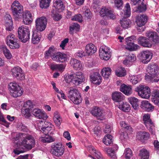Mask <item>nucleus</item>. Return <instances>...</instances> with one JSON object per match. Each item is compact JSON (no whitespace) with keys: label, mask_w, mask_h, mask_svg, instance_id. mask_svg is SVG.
I'll list each match as a JSON object with an SVG mask.
<instances>
[{"label":"nucleus","mask_w":159,"mask_h":159,"mask_svg":"<svg viewBox=\"0 0 159 159\" xmlns=\"http://www.w3.org/2000/svg\"><path fill=\"white\" fill-rule=\"evenodd\" d=\"M35 144V141L34 137L31 135H27L23 138L22 142L17 141L15 146L17 147L14 149L13 152L18 155L24 152L25 150H31L34 148Z\"/></svg>","instance_id":"f257e3e1"},{"label":"nucleus","mask_w":159,"mask_h":159,"mask_svg":"<svg viewBox=\"0 0 159 159\" xmlns=\"http://www.w3.org/2000/svg\"><path fill=\"white\" fill-rule=\"evenodd\" d=\"M65 80L66 82H72L77 86L84 81L85 79L82 72L78 71L75 73L71 72L70 75L66 76Z\"/></svg>","instance_id":"f03ea898"},{"label":"nucleus","mask_w":159,"mask_h":159,"mask_svg":"<svg viewBox=\"0 0 159 159\" xmlns=\"http://www.w3.org/2000/svg\"><path fill=\"white\" fill-rule=\"evenodd\" d=\"M18 37L24 42H27L30 39V31L29 27L26 26L22 25L18 29Z\"/></svg>","instance_id":"7ed1b4c3"},{"label":"nucleus","mask_w":159,"mask_h":159,"mask_svg":"<svg viewBox=\"0 0 159 159\" xmlns=\"http://www.w3.org/2000/svg\"><path fill=\"white\" fill-rule=\"evenodd\" d=\"M10 95L14 98H17L21 96L23 93L21 88L15 82H11L8 85Z\"/></svg>","instance_id":"20e7f679"},{"label":"nucleus","mask_w":159,"mask_h":159,"mask_svg":"<svg viewBox=\"0 0 159 159\" xmlns=\"http://www.w3.org/2000/svg\"><path fill=\"white\" fill-rule=\"evenodd\" d=\"M11 9L12 14L16 19L22 17L23 7L18 1H15L13 2L11 5Z\"/></svg>","instance_id":"39448f33"},{"label":"nucleus","mask_w":159,"mask_h":159,"mask_svg":"<svg viewBox=\"0 0 159 159\" xmlns=\"http://www.w3.org/2000/svg\"><path fill=\"white\" fill-rule=\"evenodd\" d=\"M50 152L52 154L55 156L61 157L64 153V149L61 143L54 142L51 145Z\"/></svg>","instance_id":"423d86ee"},{"label":"nucleus","mask_w":159,"mask_h":159,"mask_svg":"<svg viewBox=\"0 0 159 159\" xmlns=\"http://www.w3.org/2000/svg\"><path fill=\"white\" fill-rule=\"evenodd\" d=\"M135 90L138 93L139 95L143 98L148 99L150 96V89L147 86L139 85L136 88Z\"/></svg>","instance_id":"0eeeda50"},{"label":"nucleus","mask_w":159,"mask_h":159,"mask_svg":"<svg viewBox=\"0 0 159 159\" xmlns=\"http://www.w3.org/2000/svg\"><path fill=\"white\" fill-rule=\"evenodd\" d=\"M69 98L75 104H79L81 102V96L79 91L75 88H71L69 91Z\"/></svg>","instance_id":"6e6552de"},{"label":"nucleus","mask_w":159,"mask_h":159,"mask_svg":"<svg viewBox=\"0 0 159 159\" xmlns=\"http://www.w3.org/2000/svg\"><path fill=\"white\" fill-rule=\"evenodd\" d=\"M99 13L100 16L104 18L105 17H108L110 19L114 20L116 18V15L113 11L106 7L103 6Z\"/></svg>","instance_id":"1a4fd4ad"},{"label":"nucleus","mask_w":159,"mask_h":159,"mask_svg":"<svg viewBox=\"0 0 159 159\" xmlns=\"http://www.w3.org/2000/svg\"><path fill=\"white\" fill-rule=\"evenodd\" d=\"M48 20L45 16H42L38 18L35 20L36 27L37 30L43 31L46 28Z\"/></svg>","instance_id":"9d476101"},{"label":"nucleus","mask_w":159,"mask_h":159,"mask_svg":"<svg viewBox=\"0 0 159 159\" xmlns=\"http://www.w3.org/2000/svg\"><path fill=\"white\" fill-rule=\"evenodd\" d=\"M138 57L143 63L147 64L152 59V54L148 50L142 51L138 54Z\"/></svg>","instance_id":"9b49d317"},{"label":"nucleus","mask_w":159,"mask_h":159,"mask_svg":"<svg viewBox=\"0 0 159 159\" xmlns=\"http://www.w3.org/2000/svg\"><path fill=\"white\" fill-rule=\"evenodd\" d=\"M109 48L104 46H101L99 50V55L101 59L106 61L108 60L111 57Z\"/></svg>","instance_id":"f8f14e48"},{"label":"nucleus","mask_w":159,"mask_h":159,"mask_svg":"<svg viewBox=\"0 0 159 159\" xmlns=\"http://www.w3.org/2000/svg\"><path fill=\"white\" fill-rule=\"evenodd\" d=\"M143 120L147 128L150 132H153L155 127L154 123L150 119L149 115L145 114L143 117Z\"/></svg>","instance_id":"ddd939ff"},{"label":"nucleus","mask_w":159,"mask_h":159,"mask_svg":"<svg viewBox=\"0 0 159 159\" xmlns=\"http://www.w3.org/2000/svg\"><path fill=\"white\" fill-rule=\"evenodd\" d=\"M12 75L17 79L24 80L25 79L24 74L22 70L19 66L14 67L11 69Z\"/></svg>","instance_id":"4468645a"},{"label":"nucleus","mask_w":159,"mask_h":159,"mask_svg":"<svg viewBox=\"0 0 159 159\" xmlns=\"http://www.w3.org/2000/svg\"><path fill=\"white\" fill-rule=\"evenodd\" d=\"M138 43L145 48H151L152 46V43L150 40L146 37L141 36L137 39Z\"/></svg>","instance_id":"2eb2a0df"},{"label":"nucleus","mask_w":159,"mask_h":159,"mask_svg":"<svg viewBox=\"0 0 159 159\" xmlns=\"http://www.w3.org/2000/svg\"><path fill=\"white\" fill-rule=\"evenodd\" d=\"M89 111L90 113L98 119L103 118V114L102 110L97 106L93 107Z\"/></svg>","instance_id":"dca6fc26"},{"label":"nucleus","mask_w":159,"mask_h":159,"mask_svg":"<svg viewBox=\"0 0 159 159\" xmlns=\"http://www.w3.org/2000/svg\"><path fill=\"white\" fill-rule=\"evenodd\" d=\"M90 80L93 84L99 85L102 82V77L98 72H94L91 73L90 75Z\"/></svg>","instance_id":"f3484780"},{"label":"nucleus","mask_w":159,"mask_h":159,"mask_svg":"<svg viewBox=\"0 0 159 159\" xmlns=\"http://www.w3.org/2000/svg\"><path fill=\"white\" fill-rule=\"evenodd\" d=\"M32 113L37 118L43 119L44 120L48 118L47 114L39 109H34L32 111Z\"/></svg>","instance_id":"a211bd4d"},{"label":"nucleus","mask_w":159,"mask_h":159,"mask_svg":"<svg viewBox=\"0 0 159 159\" xmlns=\"http://www.w3.org/2000/svg\"><path fill=\"white\" fill-rule=\"evenodd\" d=\"M52 60L57 62L63 63L67 61V57L65 54L59 52L56 53V55L52 58Z\"/></svg>","instance_id":"6ab92c4d"},{"label":"nucleus","mask_w":159,"mask_h":159,"mask_svg":"<svg viewBox=\"0 0 159 159\" xmlns=\"http://www.w3.org/2000/svg\"><path fill=\"white\" fill-rule=\"evenodd\" d=\"M148 20V17L146 15L142 14L137 17L136 22L138 27H141L145 25Z\"/></svg>","instance_id":"aec40b11"},{"label":"nucleus","mask_w":159,"mask_h":159,"mask_svg":"<svg viewBox=\"0 0 159 159\" xmlns=\"http://www.w3.org/2000/svg\"><path fill=\"white\" fill-rule=\"evenodd\" d=\"M146 36L150 40L157 44L159 43V36L157 33L155 31H148L146 33Z\"/></svg>","instance_id":"412c9836"},{"label":"nucleus","mask_w":159,"mask_h":159,"mask_svg":"<svg viewBox=\"0 0 159 159\" xmlns=\"http://www.w3.org/2000/svg\"><path fill=\"white\" fill-rule=\"evenodd\" d=\"M6 20V29L8 31H11L13 29V21L11 16L9 14H6L4 17Z\"/></svg>","instance_id":"4be33fe9"},{"label":"nucleus","mask_w":159,"mask_h":159,"mask_svg":"<svg viewBox=\"0 0 159 159\" xmlns=\"http://www.w3.org/2000/svg\"><path fill=\"white\" fill-rule=\"evenodd\" d=\"M120 90L127 96H129L132 93V89L130 85L123 84L120 86Z\"/></svg>","instance_id":"5701e85b"},{"label":"nucleus","mask_w":159,"mask_h":159,"mask_svg":"<svg viewBox=\"0 0 159 159\" xmlns=\"http://www.w3.org/2000/svg\"><path fill=\"white\" fill-rule=\"evenodd\" d=\"M124 97V95L120 92L115 91L112 94L111 98L115 102H121Z\"/></svg>","instance_id":"b1692460"},{"label":"nucleus","mask_w":159,"mask_h":159,"mask_svg":"<svg viewBox=\"0 0 159 159\" xmlns=\"http://www.w3.org/2000/svg\"><path fill=\"white\" fill-rule=\"evenodd\" d=\"M140 106L142 109L148 112L152 111L154 109V106L147 100L142 101Z\"/></svg>","instance_id":"393cba45"},{"label":"nucleus","mask_w":159,"mask_h":159,"mask_svg":"<svg viewBox=\"0 0 159 159\" xmlns=\"http://www.w3.org/2000/svg\"><path fill=\"white\" fill-rule=\"evenodd\" d=\"M54 7L59 12H61L64 10L65 5L62 0H54Z\"/></svg>","instance_id":"a878e982"},{"label":"nucleus","mask_w":159,"mask_h":159,"mask_svg":"<svg viewBox=\"0 0 159 159\" xmlns=\"http://www.w3.org/2000/svg\"><path fill=\"white\" fill-rule=\"evenodd\" d=\"M22 16L23 18V22L25 24L28 25L32 21V16L29 11H27L22 14Z\"/></svg>","instance_id":"bb28decb"},{"label":"nucleus","mask_w":159,"mask_h":159,"mask_svg":"<svg viewBox=\"0 0 159 159\" xmlns=\"http://www.w3.org/2000/svg\"><path fill=\"white\" fill-rule=\"evenodd\" d=\"M86 53L88 55H92L95 53L97 50V48L92 43L87 44L85 47Z\"/></svg>","instance_id":"cd10ccee"},{"label":"nucleus","mask_w":159,"mask_h":159,"mask_svg":"<svg viewBox=\"0 0 159 159\" xmlns=\"http://www.w3.org/2000/svg\"><path fill=\"white\" fill-rule=\"evenodd\" d=\"M41 37V33L39 31L33 32L31 38L32 43L34 44L38 43L40 41Z\"/></svg>","instance_id":"c85d7f7f"},{"label":"nucleus","mask_w":159,"mask_h":159,"mask_svg":"<svg viewBox=\"0 0 159 159\" xmlns=\"http://www.w3.org/2000/svg\"><path fill=\"white\" fill-rule=\"evenodd\" d=\"M71 66L75 70H79L81 67L82 65L81 62L75 59H71L70 61Z\"/></svg>","instance_id":"c756f323"},{"label":"nucleus","mask_w":159,"mask_h":159,"mask_svg":"<svg viewBox=\"0 0 159 159\" xmlns=\"http://www.w3.org/2000/svg\"><path fill=\"white\" fill-rule=\"evenodd\" d=\"M145 79L147 81L153 82H157L159 81V74H152L145 75Z\"/></svg>","instance_id":"7c9ffc66"},{"label":"nucleus","mask_w":159,"mask_h":159,"mask_svg":"<svg viewBox=\"0 0 159 159\" xmlns=\"http://www.w3.org/2000/svg\"><path fill=\"white\" fill-rule=\"evenodd\" d=\"M111 72L112 70L110 68L105 67L102 69L101 73L105 79H108L110 77Z\"/></svg>","instance_id":"2f4dec72"},{"label":"nucleus","mask_w":159,"mask_h":159,"mask_svg":"<svg viewBox=\"0 0 159 159\" xmlns=\"http://www.w3.org/2000/svg\"><path fill=\"white\" fill-rule=\"evenodd\" d=\"M55 48L53 46H51L49 48L48 50L45 52L44 53V57L46 59H48L50 57H53L54 55H56V53H55Z\"/></svg>","instance_id":"473e14b6"},{"label":"nucleus","mask_w":159,"mask_h":159,"mask_svg":"<svg viewBox=\"0 0 159 159\" xmlns=\"http://www.w3.org/2000/svg\"><path fill=\"white\" fill-rule=\"evenodd\" d=\"M128 99L134 109L137 110L138 109L139 101L138 99L134 97H131L129 98Z\"/></svg>","instance_id":"72a5a7b5"},{"label":"nucleus","mask_w":159,"mask_h":159,"mask_svg":"<svg viewBox=\"0 0 159 159\" xmlns=\"http://www.w3.org/2000/svg\"><path fill=\"white\" fill-rule=\"evenodd\" d=\"M119 108L124 112H128L130 110V105L126 102H121L119 105Z\"/></svg>","instance_id":"f704fd0d"},{"label":"nucleus","mask_w":159,"mask_h":159,"mask_svg":"<svg viewBox=\"0 0 159 159\" xmlns=\"http://www.w3.org/2000/svg\"><path fill=\"white\" fill-rule=\"evenodd\" d=\"M80 29V26L77 23H73L69 27V33L70 34H73L74 32L76 33Z\"/></svg>","instance_id":"c9c22d12"},{"label":"nucleus","mask_w":159,"mask_h":159,"mask_svg":"<svg viewBox=\"0 0 159 159\" xmlns=\"http://www.w3.org/2000/svg\"><path fill=\"white\" fill-rule=\"evenodd\" d=\"M135 55L132 53H129L126 57L125 60L123 61L124 64L127 65L129 64V62H133L136 60Z\"/></svg>","instance_id":"e433bc0d"},{"label":"nucleus","mask_w":159,"mask_h":159,"mask_svg":"<svg viewBox=\"0 0 159 159\" xmlns=\"http://www.w3.org/2000/svg\"><path fill=\"white\" fill-rule=\"evenodd\" d=\"M158 70V68L157 66L154 64H149L147 69L149 74H157Z\"/></svg>","instance_id":"4c0bfd02"},{"label":"nucleus","mask_w":159,"mask_h":159,"mask_svg":"<svg viewBox=\"0 0 159 159\" xmlns=\"http://www.w3.org/2000/svg\"><path fill=\"white\" fill-rule=\"evenodd\" d=\"M139 155L141 159H148L150 156L149 152L144 148L140 151Z\"/></svg>","instance_id":"58836bf2"},{"label":"nucleus","mask_w":159,"mask_h":159,"mask_svg":"<svg viewBox=\"0 0 159 159\" xmlns=\"http://www.w3.org/2000/svg\"><path fill=\"white\" fill-rule=\"evenodd\" d=\"M120 23L123 28L126 29L130 26L131 22L129 19L124 18L120 20Z\"/></svg>","instance_id":"ea45409f"},{"label":"nucleus","mask_w":159,"mask_h":159,"mask_svg":"<svg viewBox=\"0 0 159 159\" xmlns=\"http://www.w3.org/2000/svg\"><path fill=\"white\" fill-rule=\"evenodd\" d=\"M115 74L118 77H123L126 75V71L124 68L120 67L115 71Z\"/></svg>","instance_id":"a19ab883"},{"label":"nucleus","mask_w":159,"mask_h":159,"mask_svg":"<svg viewBox=\"0 0 159 159\" xmlns=\"http://www.w3.org/2000/svg\"><path fill=\"white\" fill-rule=\"evenodd\" d=\"M55 138L49 134H46L44 137H42L41 141L43 143H49L55 141Z\"/></svg>","instance_id":"79ce46f5"},{"label":"nucleus","mask_w":159,"mask_h":159,"mask_svg":"<svg viewBox=\"0 0 159 159\" xmlns=\"http://www.w3.org/2000/svg\"><path fill=\"white\" fill-rule=\"evenodd\" d=\"M102 141L106 145H110L112 142V136L108 134L105 135Z\"/></svg>","instance_id":"37998d69"},{"label":"nucleus","mask_w":159,"mask_h":159,"mask_svg":"<svg viewBox=\"0 0 159 159\" xmlns=\"http://www.w3.org/2000/svg\"><path fill=\"white\" fill-rule=\"evenodd\" d=\"M127 45L126 48L127 49L130 50H136L139 48V46L137 44H135L134 42H128L125 43Z\"/></svg>","instance_id":"c03bdc74"},{"label":"nucleus","mask_w":159,"mask_h":159,"mask_svg":"<svg viewBox=\"0 0 159 159\" xmlns=\"http://www.w3.org/2000/svg\"><path fill=\"white\" fill-rule=\"evenodd\" d=\"M51 15L54 20L56 21H58L62 17L61 15L57 13L53 9L51 10Z\"/></svg>","instance_id":"a18cd8bd"},{"label":"nucleus","mask_w":159,"mask_h":159,"mask_svg":"<svg viewBox=\"0 0 159 159\" xmlns=\"http://www.w3.org/2000/svg\"><path fill=\"white\" fill-rule=\"evenodd\" d=\"M52 126L48 127H43L41 128V131L43 132L45 134H52V132H53L52 129Z\"/></svg>","instance_id":"49530a36"},{"label":"nucleus","mask_w":159,"mask_h":159,"mask_svg":"<svg viewBox=\"0 0 159 159\" xmlns=\"http://www.w3.org/2000/svg\"><path fill=\"white\" fill-rule=\"evenodd\" d=\"M3 53L5 57L8 59H11L12 57V56L10 51L6 46H3L2 48Z\"/></svg>","instance_id":"de8ad7c7"},{"label":"nucleus","mask_w":159,"mask_h":159,"mask_svg":"<svg viewBox=\"0 0 159 159\" xmlns=\"http://www.w3.org/2000/svg\"><path fill=\"white\" fill-rule=\"evenodd\" d=\"M7 44L9 46L10 48L12 49H18L20 47V45L17 39L11 41V42Z\"/></svg>","instance_id":"09e8293b"},{"label":"nucleus","mask_w":159,"mask_h":159,"mask_svg":"<svg viewBox=\"0 0 159 159\" xmlns=\"http://www.w3.org/2000/svg\"><path fill=\"white\" fill-rule=\"evenodd\" d=\"M139 134L140 136V139L141 140H148L150 137L149 133L146 131H140Z\"/></svg>","instance_id":"8fccbe9b"},{"label":"nucleus","mask_w":159,"mask_h":159,"mask_svg":"<svg viewBox=\"0 0 159 159\" xmlns=\"http://www.w3.org/2000/svg\"><path fill=\"white\" fill-rule=\"evenodd\" d=\"M51 0H39V5L42 8H46L49 6Z\"/></svg>","instance_id":"3c124183"},{"label":"nucleus","mask_w":159,"mask_h":159,"mask_svg":"<svg viewBox=\"0 0 159 159\" xmlns=\"http://www.w3.org/2000/svg\"><path fill=\"white\" fill-rule=\"evenodd\" d=\"M139 75H133L130 77V81L133 84H137L141 80V79L139 77Z\"/></svg>","instance_id":"603ef678"},{"label":"nucleus","mask_w":159,"mask_h":159,"mask_svg":"<svg viewBox=\"0 0 159 159\" xmlns=\"http://www.w3.org/2000/svg\"><path fill=\"white\" fill-rule=\"evenodd\" d=\"M125 158L127 159H129L132 156V151L129 148L125 149Z\"/></svg>","instance_id":"864d4df0"},{"label":"nucleus","mask_w":159,"mask_h":159,"mask_svg":"<svg viewBox=\"0 0 159 159\" xmlns=\"http://www.w3.org/2000/svg\"><path fill=\"white\" fill-rule=\"evenodd\" d=\"M125 14L127 17H129L131 14L130 5L129 3H127L125 7Z\"/></svg>","instance_id":"5fc2aeb1"},{"label":"nucleus","mask_w":159,"mask_h":159,"mask_svg":"<svg viewBox=\"0 0 159 159\" xmlns=\"http://www.w3.org/2000/svg\"><path fill=\"white\" fill-rule=\"evenodd\" d=\"M115 6L117 8H120L122 6L123 1L122 0H113Z\"/></svg>","instance_id":"6e6d98bb"},{"label":"nucleus","mask_w":159,"mask_h":159,"mask_svg":"<svg viewBox=\"0 0 159 159\" xmlns=\"http://www.w3.org/2000/svg\"><path fill=\"white\" fill-rule=\"evenodd\" d=\"M16 39L15 38V35L12 34H10L9 35H8L7 37V44L11 42V41H13L14 40H16Z\"/></svg>","instance_id":"4d7b16f0"},{"label":"nucleus","mask_w":159,"mask_h":159,"mask_svg":"<svg viewBox=\"0 0 159 159\" xmlns=\"http://www.w3.org/2000/svg\"><path fill=\"white\" fill-rule=\"evenodd\" d=\"M72 20L77 21L80 22H81L83 21L82 18L81 14H78L73 16L71 18Z\"/></svg>","instance_id":"13d9d810"},{"label":"nucleus","mask_w":159,"mask_h":159,"mask_svg":"<svg viewBox=\"0 0 159 159\" xmlns=\"http://www.w3.org/2000/svg\"><path fill=\"white\" fill-rule=\"evenodd\" d=\"M30 110L29 109H25L24 111L22 112V115H24L26 118H29L31 116Z\"/></svg>","instance_id":"bf43d9fd"},{"label":"nucleus","mask_w":159,"mask_h":159,"mask_svg":"<svg viewBox=\"0 0 159 159\" xmlns=\"http://www.w3.org/2000/svg\"><path fill=\"white\" fill-rule=\"evenodd\" d=\"M85 11L84 12L85 17H86L88 19H90L91 17L92 13L89 9L85 8Z\"/></svg>","instance_id":"052dcab7"},{"label":"nucleus","mask_w":159,"mask_h":159,"mask_svg":"<svg viewBox=\"0 0 159 159\" xmlns=\"http://www.w3.org/2000/svg\"><path fill=\"white\" fill-rule=\"evenodd\" d=\"M69 41V39L66 38L61 41L60 46L62 49H64L65 47L66 44L68 43Z\"/></svg>","instance_id":"680f3d73"},{"label":"nucleus","mask_w":159,"mask_h":159,"mask_svg":"<svg viewBox=\"0 0 159 159\" xmlns=\"http://www.w3.org/2000/svg\"><path fill=\"white\" fill-rule=\"evenodd\" d=\"M146 9V6L145 5L139 6L137 7V11L140 12L145 11Z\"/></svg>","instance_id":"e2e57ef3"},{"label":"nucleus","mask_w":159,"mask_h":159,"mask_svg":"<svg viewBox=\"0 0 159 159\" xmlns=\"http://www.w3.org/2000/svg\"><path fill=\"white\" fill-rule=\"evenodd\" d=\"M60 119H61V118L60 117L59 113L57 111H55L54 113V116L53 117L54 121H55L57 120H58L59 119L60 120Z\"/></svg>","instance_id":"0e129e2a"},{"label":"nucleus","mask_w":159,"mask_h":159,"mask_svg":"<svg viewBox=\"0 0 159 159\" xmlns=\"http://www.w3.org/2000/svg\"><path fill=\"white\" fill-rule=\"evenodd\" d=\"M120 124L121 127L125 128L127 130H129L131 128V127L127 124L125 121H121L120 122Z\"/></svg>","instance_id":"69168bd1"},{"label":"nucleus","mask_w":159,"mask_h":159,"mask_svg":"<svg viewBox=\"0 0 159 159\" xmlns=\"http://www.w3.org/2000/svg\"><path fill=\"white\" fill-rule=\"evenodd\" d=\"M86 54H87L86 53V52H85L84 51L81 50L79 51L76 53V56L80 57H83L85 56Z\"/></svg>","instance_id":"338daca9"},{"label":"nucleus","mask_w":159,"mask_h":159,"mask_svg":"<svg viewBox=\"0 0 159 159\" xmlns=\"http://www.w3.org/2000/svg\"><path fill=\"white\" fill-rule=\"evenodd\" d=\"M25 106L27 107L26 109H29L30 110H32V109L34 108L31 101L30 100H28L26 102Z\"/></svg>","instance_id":"774afa93"}]
</instances>
